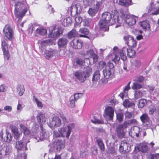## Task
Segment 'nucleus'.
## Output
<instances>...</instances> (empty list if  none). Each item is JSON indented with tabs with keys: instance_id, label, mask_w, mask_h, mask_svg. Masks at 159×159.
<instances>
[{
	"instance_id": "f257e3e1",
	"label": "nucleus",
	"mask_w": 159,
	"mask_h": 159,
	"mask_svg": "<svg viewBox=\"0 0 159 159\" xmlns=\"http://www.w3.org/2000/svg\"><path fill=\"white\" fill-rule=\"evenodd\" d=\"M124 38L126 41L127 46H124L120 49L115 46L112 51V53H110L109 55V58L115 63H118L120 58L124 61H126L127 59L126 55L129 57L132 58L135 54V51L131 47H136V41L130 35L125 36Z\"/></svg>"
},
{
	"instance_id": "f03ea898",
	"label": "nucleus",
	"mask_w": 159,
	"mask_h": 159,
	"mask_svg": "<svg viewBox=\"0 0 159 159\" xmlns=\"http://www.w3.org/2000/svg\"><path fill=\"white\" fill-rule=\"evenodd\" d=\"M123 20H120V18H119L117 11L112 10L111 13L105 12L102 13V19L99 22L98 26L102 31H108L110 25H112L116 23L121 24Z\"/></svg>"
},
{
	"instance_id": "7ed1b4c3",
	"label": "nucleus",
	"mask_w": 159,
	"mask_h": 159,
	"mask_svg": "<svg viewBox=\"0 0 159 159\" xmlns=\"http://www.w3.org/2000/svg\"><path fill=\"white\" fill-rule=\"evenodd\" d=\"M15 1V10L14 11L16 16L19 18V20L22 18L27 12L29 8L26 2L22 3L20 2H16V0H12Z\"/></svg>"
},
{
	"instance_id": "20e7f679",
	"label": "nucleus",
	"mask_w": 159,
	"mask_h": 159,
	"mask_svg": "<svg viewBox=\"0 0 159 159\" xmlns=\"http://www.w3.org/2000/svg\"><path fill=\"white\" fill-rule=\"evenodd\" d=\"M74 127V124L73 123L69 124L67 127H63L58 129V131L54 132V137H62L68 138L70 135L71 130Z\"/></svg>"
},
{
	"instance_id": "39448f33",
	"label": "nucleus",
	"mask_w": 159,
	"mask_h": 159,
	"mask_svg": "<svg viewBox=\"0 0 159 159\" xmlns=\"http://www.w3.org/2000/svg\"><path fill=\"white\" fill-rule=\"evenodd\" d=\"M49 33L48 34L49 38H54L58 37L63 33L62 28L59 25L55 27H50L49 28Z\"/></svg>"
},
{
	"instance_id": "423d86ee",
	"label": "nucleus",
	"mask_w": 159,
	"mask_h": 159,
	"mask_svg": "<svg viewBox=\"0 0 159 159\" xmlns=\"http://www.w3.org/2000/svg\"><path fill=\"white\" fill-rule=\"evenodd\" d=\"M120 18V19H123L124 21L129 25L132 26L136 23V18L138 17L133 15L126 14L122 15V16Z\"/></svg>"
},
{
	"instance_id": "0eeeda50",
	"label": "nucleus",
	"mask_w": 159,
	"mask_h": 159,
	"mask_svg": "<svg viewBox=\"0 0 159 159\" xmlns=\"http://www.w3.org/2000/svg\"><path fill=\"white\" fill-rule=\"evenodd\" d=\"M3 32L5 39L10 41L12 40L13 33L12 29L11 28L9 25H6L3 30Z\"/></svg>"
},
{
	"instance_id": "6e6552de",
	"label": "nucleus",
	"mask_w": 159,
	"mask_h": 159,
	"mask_svg": "<svg viewBox=\"0 0 159 159\" xmlns=\"http://www.w3.org/2000/svg\"><path fill=\"white\" fill-rule=\"evenodd\" d=\"M29 142L27 137H23L22 140L17 141L16 148L18 150H24V146H25V150H27L26 145Z\"/></svg>"
},
{
	"instance_id": "1a4fd4ad",
	"label": "nucleus",
	"mask_w": 159,
	"mask_h": 159,
	"mask_svg": "<svg viewBox=\"0 0 159 159\" xmlns=\"http://www.w3.org/2000/svg\"><path fill=\"white\" fill-rule=\"evenodd\" d=\"M140 119L145 128L149 127L152 125V121L150 120V118L147 114H143L140 116Z\"/></svg>"
},
{
	"instance_id": "9d476101",
	"label": "nucleus",
	"mask_w": 159,
	"mask_h": 159,
	"mask_svg": "<svg viewBox=\"0 0 159 159\" xmlns=\"http://www.w3.org/2000/svg\"><path fill=\"white\" fill-rule=\"evenodd\" d=\"M104 77L101 79L102 82L103 83L107 82L108 79L112 78L113 76V74L111 72V70L108 68H105L103 70Z\"/></svg>"
},
{
	"instance_id": "9b49d317",
	"label": "nucleus",
	"mask_w": 159,
	"mask_h": 159,
	"mask_svg": "<svg viewBox=\"0 0 159 159\" xmlns=\"http://www.w3.org/2000/svg\"><path fill=\"white\" fill-rule=\"evenodd\" d=\"M114 110L111 107H108L105 109L103 116L107 120H111L114 116Z\"/></svg>"
},
{
	"instance_id": "f8f14e48",
	"label": "nucleus",
	"mask_w": 159,
	"mask_h": 159,
	"mask_svg": "<svg viewBox=\"0 0 159 159\" xmlns=\"http://www.w3.org/2000/svg\"><path fill=\"white\" fill-rule=\"evenodd\" d=\"M58 51L56 49L50 48L48 50H46L44 53V56L48 59L54 58L57 55Z\"/></svg>"
},
{
	"instance_id": "ddd939ff",
	"label": "nucleus",
	"mask_w": 159,
	"mask_h": 159,
	"mask_svg": "<svg viewBox=\"0 0 159 159\" xmlns=\"http://www.w3.org/2000/svg\"><path fill=\"white\" fill-rule=\"evenodd\" d=\"M68 42V40L66 36H63L58 40L57 45L60 51L62 48H66Z\"/></svg>"
},
{
	"instance_id": "4468645a",
	"label": "nucleus",
	"mask_w": 159,
	"mask_h": 159,
	"mask_svg": "<svg viewBox=\"0 0 159 159\" xmlns=\"http://www.w3.org/2000/svg\"><path fill=\"white\" fill-rule=\"evenodd\" d=\"M61 124V121L59 118L55 116L52 118V121L50 123L49 126L52 129L53 127H57L60 126Z\"/></svg>"
},
{
	"instance_id": "2eb2a0df",
	"label": "nucleus",
	"mask_w": 159,
	"mask_h": 159,
	"mask_svg": "<svg viewBox=\"0 0 159 159\" xmlns=\"http://www.w3.org/2000/svg\"><path fill=\"white\" fill-rule=\"evenodd\" d=\"M84 71H77L75 72V76L81 83H84L87 79Z\"/></svg>"
},
{
	"instance_id": "dca6fc26",
	"label": "nucleus",
	"mask_w": 159,
	"mask_h": 159,
	"mask_svg": "<svg viewBox=\"0 0 159 159\" xmlns=\"http://www.w3.org/2000/svg\"><path fill=\"white\" fill-rule=\"evenodd\" d=\"M41 132L40 137H36L35 138V139L37 140V142L40 141H42L44 139L48 138L49 137V134L48 132L45 129H44L43 128V129H41Z\"/></svg>"
},
{
	"instance_id": "f3484780",
	"label": "nucleus",
	"mask_w": 159,
	"mask_h": 159,
	"mask_svg": "<svg viewBox=\"0 0 159 159\" xmlns=\"http://www.w3.org/2000/svg\"><path fill=\"white\" fill-rule=\"evenodd\" d=\"M130 149V147L129 143L125 141H122L119 148V151L121 153L129 152Z\"/></svg>"
},
{
	"instance_id": "a211bd4d",
	"label": "nucleus",
	"mask_w": 159,
	"mask_h": 159,
	"mask_svg": "<svg viewBox=\"0 0 159 159\" xmlns=\"http://www.w3.org/2000/svg\"><path fill=\"white\" fill-rule=\"evenodd\" d=\"M70 46L75 49H80L81 48L83 42L80 39H75L70 43Z\"/></svg>"
},
{
	"instance_id": "6ab92c4d",
	"label": "nucleus",
	"mask_w": 159,
	"mask_h": 159,
	"mask_svg": "<svg viewBox=\"0 0 159 159\" xmlns=\"http://www.w3.org/2000/svg\"><path fill=\"white\" fill-rule=\"evenodd\" d=\"M65 147L64 142L63 141L57 140L54 143L53 147L55 150L57 151H60L63 149Z\"/></svg>"
},
{
	"instance_id": "aec40b11",
	"label": "nucleus",
	"mask_w": 159,
	"mask_h": 159,
	"mask_svg": "<svg viewBox=\"0 0 159 159\" xmlns=\"http://www.w3.org/2000/svg\"><path fill=\"white\" fill-rule=\"evenodd\" d=\"M140 131V129L138 126H135L132 128L131 131L129 132V134L132 137L135 138L139 136Z\"/></svg>"
},
{
	"instance_id": "412c9836",
	"label": "nucleus",
	"mask_w": 159,
	"mask_h": 159,
	"mask_svg": "<svg viewBox=\"0 0 159 159\" xmlns=\"http://www.w3.org/2000/svg\"><path fill=\"white\" fill-rule=\"evenodd\" d=\"M82 10V7L80 4L78 3L75 5H72L70 7V10L71 14L74 12L76 15H78L80 13Z\"/></svg>"
},
{
	"instance_id": "4be33fe9",
	"label": "nucleus",
	"mask_w": 159,
	"mask_h": 159,
	"mask_svg": "<svg viewBox=\"0 0 159 159\" xmlns=\"http://www.w3.org/2000/svg\"><path fill=\"white\" fill-rule=\"evenodd\" d=\"M46 114L42 112L39 113L37 116L38 120L40 124V127L41 129H43V125L46 122Z\"/></svg>"
},
{
	"instance_id": "5701e85b",
	"label": "nucleus",
	"mask_w": 159,
	"mask_h": 159,
	"mask_svg": "<svg viewBox=\"0 0 159 159\" xmlns=\"http://www.w3.org/2000/svg\"><path fill=\"white\" fill-rule=\"evenodd\" d=\"M151 11H152L151 14L153 15H157L159 14V6L155 5L153 2H151L148 12H150Z\"/></svg>"
},
{
	"instance_id": "b1692460",
	"label": "nucleus",
	"mask_w": 159,
	"mask_h": 159,
	"mask_svg": "<svg viewBox=\"0 0 159 159\" xmlns=\"http://www.w3.org/2000/svg\"><path fill=\"white\" fill-rule=\"evenodd\" d=\"M3 135L4 134L2 130L0 133V136L2 139H4V140L7 143H10L12 141V137L10 133L6 131L5 134V136L4 138L3 137Z\"/></svg>"
},
{
	"instance_id": "393cba45",
	"label": "nucleus",
	"mask_w": 159,
	"mask_h": 159,
	"mask_svg": "<svg viewBox=\"0 0 159 159\" xmlns=\"http://www.w3.org/2000/svg\"><path fill=\"white\" fill-rule=\"evenodd\" d=\"M131 83V81L129 82L127 85L125 87V88L123 90V92L121 93L119 95V96L123 100L124 98H127L128 96V93L129 90L130 89V84Z\"/></svg>"
},
{
	"instance_id": "a878e982",
	"label": "nucleus",
	"mask_w": 159,
	"mask_h": 159,
	"mask_svg": "<svg viewBox=\"0 0 159 159\" xmlns=\"http://www.w3.org/2000/svg\"><path fill=\"white\" fill-rule=\"evenodd\" d=\"M86 56L89 57L90 58L93 59L94 61H97L98 60V57L94 52L93 49H90L87 51L86 54L85 55Z\"/></svg>"
},
{
	"instance_id": "bb28decb",
	"label": "nucleus",
	"mask_w": 159,
	"mask_h": 159,
	"mask_svg": "<svg viewBox=\"0 0 159 159\" xmlns=\"http://www.w3.org/2000/svg\"><path fill=\"white\" fill-rule=\"evenodd\" d=\"M11 148L8 147H4L1 150H0V159L3 156H5L8 154L11 151Z\"/></svg>"
},
{
	"instance_id": "cd10ccee",
	"label": "nucleus",
	"mask_w": 159,
	"mask_h": 159,
	"mask_svg": "<svg viewBox=\"0 0 159 159\" xmlns=\"http://www.w3.org/2000/svg\"><path fill=\"white\" fill-rule=\"evenodd\" d=\"M11 131L14 135V138L18 139L21 134L18 131V128L14 126L11 127Z\"/></svg>"
},
{
	"instance_id": "c85d7f7f",
	"label": "nucleus",
	"mask_w": 159,
	"mask_h": 159,
	"mask_svg": "<svg viewBox=\"0 0 159 159\" xmlns=\"http://www.w3.org/2000/svg\"><path fill=\"white\" fill-rule=\"evenodd\" d=\"M79 33L82 34L79 35L80 37L88 38L87 35L89 34V30L85 28H81L79 30Z\"/></svg>"
},
{
	"instance_id": "c756f323",
	"label": "nucleus",
	"mask_w": 159,
	"mask_h": 159,
	"mask_svg": "<svg viewBox=\"0 0 159 159\" xmlns=\"http://www.w3.org/2000/svg\"><path fill=\"white\" fill-rule=\"evenodd\" d=\"M119 4L123 6L128 7L132 5V0H117Z\"/></svg>"
},
{
	"instance_id": "7c9ffc66",
	"label": "nucleus",
	"mask_w": 159,
	"mask_h": 159,
	"mask_svg": "<svg viewBox=\"0 0 159 159\" xmlns=\"http://www.w3.org/2000/svg\"><path fill=\"white\" fill-rule=\"evenodd\" d=\"M101 117L99 115H96L94 116L93 118L91 120V121L93 123L97 124H102L104 123L103 121L100 119Z\"/></svg>"
},
{
	"instance_id": "2f4dec72",
	"label": "nucleus",
	"mask_w": 159,
	"mask_h": 159,
	"mask_svg": "<svg viewBox=\"0 0 159 159\" xmlns=\"http://www.w3.org/2000/svg\"><path fill=\"white\" fill-rule=\"evenodd\" d=\"M124 129L121 125H118L116 128V133L117 136L120 138H123L124 135Z\"/></svg>"
},
{
	"instance_id": "473e14b6",
	"label": "nucleus",
	"mask_w": 159,
	"mask_h": 159,
	"mask_svg": "<svg viewBox=\"0 0 159 159\" xmlns=\"http://www.w3.org/2000/svg\"><path fill=\"white\" fill-rule=\"evenodd\" d=\"M20 127L21 131H23V133L25 135L24 137H26L28 139L26 135H28L30 134V131L27 127L21 123L20 124Z\"/></svg>"
},
{
	"instance_id": "72a5a7b5",
	"label": "nucleus",
	"mask_w": 159,
	"mask_h": 159,
	"mask_svg": "<svg viewBox=\"0 0 159 159\" xmlns=\"http://www.w3.org/2000/svg\"><path fill=\"white\" fill-rule=\"evenodd\" d=\"M140 25L143 29L148 30L150 27L149 21L147 20L143 21L140 23Z\"/></svg>"
},
{
	"instance_id": "f704fd0d",
	"label": "nucleus",
	"mask_w": 159,
	"mask_h": 159,
	"mask_svg": "<svg viewBox=\"0 0 159 159\" xmlns=\"http://www.w3.org/2000/svg\"><path fill=\"white\" fill-rule=\"evenodd\" d=\"M72 23V20L70 17H67L64 19L62 22V25L64 27L70 26Z\"/></svg>"
},
{
	"instance_id": "c9c22d12",
	"label": "nucleus",
	"mask_w": 159,
	"mask_h": 159,
	"mask_svg": "<svg viewBox=\"0 0 159 159\" xmlns=\"http://www.w3.org/2000/svg\"><path fill=\"white\" fill-rule=\"evenodd\" d=\"M133 85L132 86V89L133 90H136L140 89L142 87V83L134 81Z\"/></svg>"
},
{
	"instance_id": "e433bc0d",
	"label": "nucleus",
	"mask_w": 159,
	"mask_h": 159,
	"mask_svg": "<svg viewBox=\"0 0 159 159\" xmlns=\"http://www.w3.org/2000/svg\"><path fill=\"white\" fill-rule=\"evenodd\" d=\"M100 78V74L99 71L96 70L93 73L92 78V81L93 82H96Z\"/></svg>"
},
{
	"instance_id": "4c0bfd02",
	"label": "nucleus",
	"mask_w": 159,
	"mask_h": 159,
	"mask_svg": "<svg viewBox=\"0 0 159 159\" xmlns=\"http://www.w3.org/2000/svg\"><path fill=\"white\" fill-rule=\"evenodd\" d=\"M144 91L141 90H136L134 91V98L136 99H138L143 97L144 94Z\"/></svg>"
},
{
	"instance_id": "58836bf2",
	"label": "nucleus",
	"mask_w": 159,
	"mask_h": 159,
	"mask_svg": "<svg viewBox=\"0 0 159 159\" xmlns=\"http://www.w3.org/2000/svg\"><path fill=\"white\" fill-rule=\"evenodd\" d=\"M36 32L37 34L40 35H44L47 34V30L42 27H39L36 30Z\"/></svg>"
},
{
	"instance_id": "ea45409f",
	"label": "nucleus",
	"mask_w": 159,
	"mask_h": 159,
	"mask_svg": "<svg viewBox=\"0 0 159 159\" xmlns=\"http://www.w3.org/2000/svg\"><path fill=\"white\" fill-rule=\"evenodd\" d=\"M84 65L85 66H88L89 65H91L94 62H96L95 61H94L93 59L92 58L90 57L86 58L85 59L84 61Z\"/></svg>"
},
{
	"instance_id": "a19ab883",
	"label": "nucleus",
	"mask_w": 159,
	"mask_h": 159,
	"mask_svg": "<svg viewBox=\"0 0 159 159\" xmlns=\"http://www.w3.org/2000/svg\"><path fill=\"white\" fill-rule=\"evenodd\" d=\"M17 91L18 93L19 96H22L25 92V88L24 86L21 85H18L17 87Z\"/></svg>"
},
{
	"instance_id": "79ce46f5",
	"label": "nucleus",
	"mask_w": 159,
	"mask_h": 159,
	"mask_svg": "<svg viewBox=\"0 0 159 159\" xmlns=\"http://www.w3.org/2000/svg\"><path fill=\"white\" fill-rule=\"evenodd\" d=\"M97 9L94 7L89 8L88 11V14L91 16H94L98 12Z\"/></svg>"
},
{
	"instance_id": "37998d69",
	"label": "nucleus",
	"mask_w": 159,
	"mask_h": 159,
	"mask_svg": "<svg viewBox=\"0 0 159 159\" xmlns=\"http://www.w3.org/2000/svg\"><path fill=\"white\" fill-rule=\"evenodd\" d=\"M77 35V32L75 30L73 29L68 33L67 35L69 39H71L76 37Z\"/></svg>"
},
{
	"instance_id": "c03bdc74",
	"label": "nucleus",
	"mask_w": 159,
	"mask_h": 159,
	"mask_svg": "<svg viewBox=\"0 0 159 159\" xmlns=\"http://www.w3.org/2000/svg\"><path fill=\"white\" fill-rule=\"evenodd\" d=\"M138 149L139 151L142 152H145L148 150V147L145 144H140L138 147Z\"/></svg>"
},
{
	"instance_id": "a18cd8bd",
	"label": "nucleus",
	"mask_w": 159,
	"mask_h": 159,
	"mask_svg": "<svg viewBox=\"0 0 159 159\" xmlns=\"http://www.w3.org/2000/svg\"><path fill=\"white\" fill-rule=\"evenodd\" d=\"M147 104V101L145 99H140L139 101L138 107L140 108H143Z\"/></svg>"
},
{
	"instance_id": "49530a36",
	"label": "nucleus",
	"mask_w": 159,
	"mask_h": 159,
	"mask_svg": "<svg viewBox=\"0 0 159 159\" xmlns=\"http://www.w3.org/2000/svg\"><path fill=\"white\" fill-rule=\"evenodd\" d=\"M33 102L36 103L38 107L42 108L43 107V105L41 102L35 96L33 97Z\"/></svg>"
},
{
	"instance_id": "de8ad7c7",
	"label": "nucleus",
	"mask_w": 159,
	"mask_h": 159,
	"mask_svg": "<svg viewBox=\"0 0 159 159\" xmlns=\"http://www.w3.org/2000/svg\"><path fill=\"white\" fill-rule=\"evenodd\" d=\"M151 98H153L154 99L159 97V89H156L153 92L151 93L150 94Z\"/></svg>"
},
{
	"instance_id": "09e8293b",
	"label": "nucleus",
	"mask_w": 159,
	"mask_h": 159,
	"mask_svg": "<svg viewBox=\"0 0 159 159\" xmlns=\"http://www.w3.org/2000/svg\"><path fill=\"white\" fill-rule=\"evenodd\" d=\"M103 1L101 0L100 1L97 2L96 6L94 7L97 9L98 11L99 10H101L104 7V6L103 5Z\"/></svg>"
},
{
	"instance_id": "8fccbe9b",
	"label": "nucleus",
	"mask_w": 159,
	"mask_h": 159,
	"mask_svg": "<svg viewBox=\"0 0 159 159\" xmlns=\"http://www.w3.org/2000/svg\"><path fill=\"white\" fill-rule=\"evenodd\" d=\"M98 144L100 149L102 151H104L105 150L104 145L101 139H98L97 140Z\"/></svg>"
},
{
	"instance_id": "3c124183",
	"label": "nucleus",
	"mask_w": 159,
	"mask_h": 159,
	"mask_svg": "<svg viewBox=\"0 0 159 159\" xmlns=\"http://www.w3.org/2000/svg\"><path fill=\"white\" fill-rule=\"evenodd\" d=\"M134 105L133 102L129 101L128 100L125 99L123 103V106L125 107H130Z\"/></svg>"
},
{
	"instance_id": "603ef678",
	"label": "nucleus",
	"mask_w": 159,
	"mask_h": 159,
	"mask_svg": "<svg viewBox=\"0 0 159 159\" xmlns=\"http://www.w3.org/2000/svg\"><path fill=\"white\" fill-rule=\"evenodd\" d=\"M98 68L100 70L105 69V68H108V67L106 66V63L104 61H100L98 65Z\"/></svg>"
},
{
	"instance_id": "864d4df0",
	"label": "nucleus",
	"mask_w": 159,
	"mask_h": 159,
	"mask_svg": "<svg viewBox=\"0 0 159 159\" xmlns=\"http://www.w3.org/2000/svg\"><path fill=\"white\" fill-rule=\"evenodd\" d=\"M8 87L4 84L0 85V93H4L7 90Z\"/></svg>"
},
{
	"instance_id": "5fc2aeb1",
	"label": "nucleus",
	"mask_w": 159,
	"mask_h": 159,
	"mask_svg": "<svg viewBox=\"0 0 159 159\" xmlns=\"http://www.w3.org/2000/svg\"><path fill=\"white\" fill-rule=\"evenodd\" d=\"M92 21V19L90 18L85 19L84 21V26H89Z\"/></svg>"
},
{
	"instance_id": "6e6d98bb",
	"label": "nucleus",
	"mask_w": 159,
	"mask_h": 159,
	"mask_svg": "<svg viewBox=\"0 0 159 159\" xmlns=\"http://www.w3.org/2000/svg\"><path fill=\"white\" fill-rule=\"evenodd\" d=\"M3 52L4 59L8 60L10 57V55L8 50L3 51Z\"/></svg>"
},
{
	"instance_id": "4d7b16f0",
	"label": "nucleus",
	"mask_w": 159,
	"mask_h": 159,
	"mask_svg": "<svg viewBox=\"0 0 159 159\" xmlns=\"http://www.w3.org/2000/svg\"><path fill=\"white\" fill-rule=\"evenodd\" d=\"M84 71L86 76L88 78L90 74L92 73V69L91 68L88 67L86 68L85 71Z\"/></svg>"
},
{
	"instance_id": "13d9d810",
	"label": "nucleus",
	"mask_w": 159,
	"mask_h": 159,
	"mask_svg": "<svg viewBox=\"0 0 159 159\" xmlns=\"http://www.w3.org/2000/svg\"><path fill=\"white\" fill-rule=\"evenodd\" d=\"M117 119L120 122L122 121L123 120V116L122 112L116 114Z\"/></svg>"
},
{
	"instance_id": "bf43d9fd",
	"label": "nucleus",
	"mask_w": 159,
	"mask_h": 159,
	"mask_svg": "<svg viewBox=\"0 0 159 159\" xmlns=\"http://www.w3.org/2000/svg\"><path fill=\"white\" fill-rule=\"evenodd\" d=\"M108 152L112 155H115L116 154V150L113 147L110 148L108 150Z\"/></svg>"
},
{
	"instance_id": "052dcab7",
	"label": "nucleus",
	"mask_w": 159,
	"mask_h": 159,
	"mask_svg": "<svg viewBox=\"0 0 159 159\" xmlns=\"http://www.w3.org/2000/svg\"><path fill=\"white\" fill-rule=\"evenodd\" d=\"M2 51L8 50L7 44L5 41H3L2 42Z\"/></svg>"
},
{
	"instance_id": "680f3d73",
	"label": "nucleus",
	"mask_w": 159,
	"mask_h": 159,
	"mask_svg": "<svg viewBox=\"0 0 159 159\" xmlns=\"http://www.w3.org/2000/svg\"><path fill=\"white\" fill-rule=\"evenodd\" d=\"M127 121L129 125H137V122L135 119H131L128 120Z\"/></svg>"
},
{
	"instance_id": "e2e57ef3",
	"label": "nucleus",
	"mask_w": 159,
	"mask_h": 159,
	"mask_svg": "<svg viewBox=\"0 0 159 159\" xmlns=\"http://www.w3.org/2000/svg\"><path fill=\"white\" fill-rule=\"evenodd\" d=\"M82 95V94L81 93H76L73 96L71 97L76 101Z\"/></svg>"
},
{
	"instance_id": "0e129e2a",
	"label": "nucleus",
	"mask_w": 159,
	"mask_h": 159,
	"mask_svg": "<svg viewBox=\"0 0 159 159\" xmlns=\"http://www.w3.org/2000/svg\"><path fill=\"white\" fill-rule=\"evenodd\" d=\"M82 21V19L80 16H77L75 18V21L77 24H79L81 23Z\"/></svg>"
},
{
	"instance_id": "69168bd1",
	"label": "nucleus",
	"mask_w": 159,
	"mask_h": 159,
	"mask_svg": "<svg viewBox=\"0 0 159 159\" xmlns=\"http://www.w3.org/2000/svg\"><path fill=\"white\" fill-rule=\"evenodd\" d=\"M76 64L79 66H84V62L80 59H77L76 61Z\"/></svg>"
},
{
	"instance_id": "338daca9",
	"label": "nucleus",
	"mask_w": 159,
	"mask_h": 159,
	"mask_svg": "<svg viewBox=\"0 0 159 159\" xmlns=\"http://www.w3.org/2000/svg\"><path fill=\"white\" fill-rule=\"evenodd\" d=\"M76 101L75 100H74L72 98H70V106L71 108L74 107L75 106V102Z\"/></svg>"
},
{
	"instance_id": "774afa93",
	"label": "nucleus",
	"mask_w": 159,
	"mask_h": 159,
	"mask_svg": "<svg viewBox=\"0 0 159 159\" xmlns=\"http://www.w3.org/2000/svg\"><path fill=\"white\" fill-rule=\"evenodd\" d=\"M150 156V159H158L159 158V153L152 154Z\"/></svg>"
}]
</instances>
